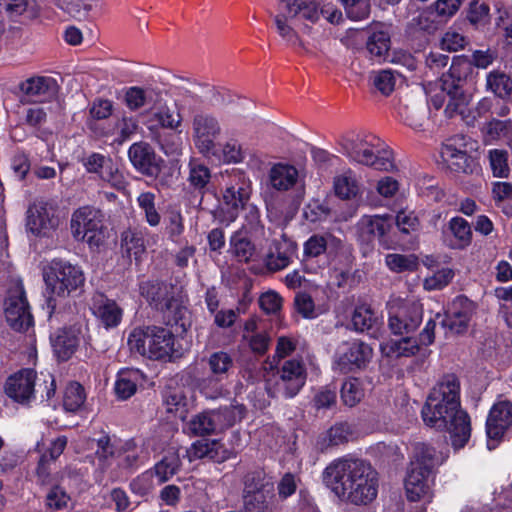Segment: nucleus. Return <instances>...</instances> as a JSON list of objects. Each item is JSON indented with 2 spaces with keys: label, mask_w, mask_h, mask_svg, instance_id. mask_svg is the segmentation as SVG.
Here are the masks:
<instances>
[{
  "label": "nucleus",
  "mask_w": 512,
  "mask_h": 512,
  "mask_svg": "<svg viewBox=\"0 0 512 512\" xmlns=\"http://www.w3.org/2000/svg\"><path fill=\"white\" fill-rule=\"evenodd\" d=\"M459 392L458 378L447 374L432 389L421 411L427 426L449 433L455 449L463 448L471 436L470 417L461 409Z\"/></svg>",
  "instance_id": "nucleus-1"
},
{
  "label": "nucleus",
  "mask_w": 512,
  "mask_h": 512,
  "mask_svg": "<svg viewBox=\"0 0 512 512\" xmlns=\"http://www.w3.org/2000/svg\"><path fill=\"white\" fill-rule=\"evenodd\" d=\"M325 485L341 500L353 505H368L378 493V473L359 458H339L323 471Z\"/></svg>",
  "instance_id": "nucleus-2"
},
{
  "label": "nucleus",
  "mask_w": 512,
  "mask_h": 512,
  "mask_svg": "<svg viewBox=\"0 0 512 512\" xmlns=\"http://www.w3.org/2000/svg\"><path fill=\"white\" fill-rule=\"evenodd\" d=\"M174 342L175 336L171 330L154 325L134 329L128 337V346L132 352L161 361L180 357Z\"/></svg>",
  "instance_id": "nucleus-3"
},
{
  "label": "nucleus",
  "mask_w": 512,
  "mask_h": 512,
  "mask_svg": "<svg viewBox=\"0 0 512 512\" xmlns=\"http://www.w3.org/2000/svg\"><path fill=\"white\" fill-rule=\"evenodd\" d=\"M279 13L274 17L278 34L288 43L303 47L295 27L299 24L310 28L319 20L316 0H281Z\"/></svg>",
  "instance_id": "nucleus-4"
},
{
  "label": "nucleus",
  "mask_w": 512,
  "mask_h": 512,
  "mask_svg": "<svg viewBox=\"0 0 512 512\" xmlns=\"http://www.w3.org/2000/svg\"><path fill=\"white\" fill-rule=\"evenodd\" d=\"M472 61L467 56H456L447 73L440 77V89L446 92L448 102L445 113L449 117L455 114H464L469 103L470 95L465 91V84L473 74Z\"/></svg>",
  "instance_id": "nucleus-5"
},
{
  "label": "nucleus",
  "mask_w": 512,
  "mask_h": 512,
  "mask_svg": "<svg viewBox=\"0 0 512 512\" xmlns=\"http://www.w3.org/2000/svg\"><path fill=\"white\" fill-rule=\"evenodd\" d=\"M440 462L441 457L433 447L424 443L415 445L405 478L406 494L410 501H418L428 494V478Z\"/></svg>",
  "instance_id": "nucleus-6"
},
{
  "label": "nucleus",
  "mask_w": 512,
  "mask_h": 512,
  "mask_svg": "<svg viewBox=\"0 0 512 512\" xmlns=\"http://www.w3.org/2000/svg\"><path fill=\"white\" fill-rule=\"evenodd\" d=\"M43 277L47 290L63 298L81 292L85 282L84 274L79 267L61 260H53L44 269Z\"/></svg>",
  "instance_id": "nucleus-7"
},
{
  "label": "nucleus",
  "mask_w": 512,
  "mask_h": 512,
  "mask_svg": "<svg viewBox=\"0 0 512 512\" xmlns=\"http://www.w3.org/2000/svg\"><path fill=\"white\" fill-rule=\"evenodd\" d=\"M71 231L76 240L99 246L103 240V214L92 206L78 208L71 218Z\"/></svg>",
  "instance_id": "nucleus-8"
},
{
  "label": "nucleus",
  "mask_w": 512,
  "mask_h": 512,
  "mask_svg": "<svg viewBox=\"0 0 512 512\" xmlns=\"http://www.w3.org/2000/svg\"><path fill=\"white\" fill-rule=\"evenodd\" d=\"M220 134V123L213 114L204 110L193 111L192 137L195 147L201 154H215V140Z\"/></svg>",
  "instance_id": "nucleus-9"
},
{
  "label": "nucleus",
  "mask_w": 512,
  "mask_h": 512,
  "mask_svg": "<svg viewBox=\"0 0 512 512\" xmlns=\"http://www.w3.org/2000/svg\"><path fill=\"white\" fill-rule=\"evenodd\" d=\"M235 420V407H223L193 416L188 428L194 436H207L224 431L231 427Z\"/></svg>",
  "instance_id": "nucleus-10"
},
{
  "label": "nucleus",
  "mask_w": 512,
  "mask_h": 512,
  "mask_svg": "<svg viewBox=\"0 0 512 512\" xmlns=\"http://www.w3.org/2000/svg\"><path fill=\"white\" fill-rule=\"evenodd\" d=\"M4 312L8 325L15 331L23 332L32 326L33 317L29 310L23 284L20 281L9 289Z\"/></svg>",
  "instance_id": "nucleus-11"
},
{
  "label": "nucleus",
  "mask_w": 512,
  "mask_h": 512,
  "mask_svg": "<svg viewBox=\"0 0 512 512\" xmlns=\"http://www.w3.org/2000/svg\"><path fill=\"white\" fill-rule=\"evenodd\" d=\"M128 157L139 173L150 178L158 177L164 163L154 148L144 141L132 144L128 150Z\"/></svg>",
  "instance_id": "nucleus-12"
},
{
  "label": "nucleus",
  "mask_w": 512,
  "mask_h": 512,
  "mask_svg": "<svg viewBox=\"0 0 512 512\" xmlns=\"http://www.w3.org/2000/svg\"><path fill=\"white\" fill-rule=\"evenodd\" d=\"M59 224L54 210L48 203L40 201L31 204L27 210L26 226L36 236H48Z\"/></svg>",
  "instance_id": "nucleus-13"
},
{
  "label": "nucleus",
  "mask_w": 512,
  "mask_h": 512,
  "mask_svg": "<svg viewBox=\"0 0 512 512\" xmlns=\"http://www.w3.org/2000/svg\"><path fill=\"white\" fill-rule=\"evenodd\" d=\"M37 373L34 369H21L5 382V393L15 402L28 403L34 395Z\"/></svg>",
  "instance_id": "nucleus-14"
},
{
  "label": "nucleus",
  "mask_w": 512,
  "mask_h": 512,
  "mask_svg": "<svg viewBox=\"0 0 512 512\" xmlns=\"http://www.w3.org/2000/svg\"><path fill=\"white\" fill-rule=\"evenodd\" d=\"M475 313V304L464 296L457 297L442 320V325L455 334L467 331Z\"/></svg>",
  "instance_id": "nucleus-15"
},
{
  "label": "nucleus",
  "mask_w": 512,
  "mask_h": 512,
  "mask_svg": "<svg viewBox=\"0 0 512 512\" xmlns=\"http://www.w3.org/2000/svg\"><path fill=\"white\" fill-rule=\"evenodd\" d=\"M423 308L419 303H411L400 308L389 318L388 326L394 335H410L422 322Z\"/></svg>",
  "instance_id": "nucleus-16"
},
{
  "label": "nucleus",
  "mask_w": 512,
  "mask_h": 512,
  "mask_svg": "<svg viewBox=\"0 0 512 512\" xmlns=\"http://www.w3.org/2000/svg\"><path fill=\"white\" fill-rule=\"evenodd\" d=\"M512 426V403L508 400L495 403L488 415L486 432L490 441H500Z\"/></svg>",
  "instance_id": "nucleus-17"
},
{
  "label": "nucleus",
  "mask_w": 512,
  "mask_h": 512,
  "mask_svg": "<svg viewBox=\"0 0 512 512\" xmlns=\"http://www.w3.org/2000/svg\"><path fill=\"white\" fill-rule=\"evenodd\" d=\"M250 199V194L244 187L230 186L223 192L222 206L218 210L217 218L221 223L229 225L239 216Z\"/></svg>",
  "instance_id": "nucleus-18"
},
{
  "label": "nucleus",
  "mask_w": 512,
  "mask_h": 512,
  "mask_svg": "<svg viewBox=\"0 0 512 512\" xmlns=\"http://www.w3.org/2000/svg\"><path fill=\"white\" fill-rule=\"evenodd\" d=\"M345 150L353 160L376 170L390 171L394 168L392 152L389 150L378 151L377 154H374L371 149H362L354 142L346 145Z\"/></svg>",
  "instance_id": "nucleus-19"
},
{
  "label": "nucleus",
  "mask_w": 512,
  "mask_h": 512,
  "mask_svg": "<svg viewBox=\"0 0 512 512\" xmlns=\"http://www.w3.org/2000/svg\"><path fill=\"white\" fill-rule=\"evenodd\" d=\"M19 88L34 101L42 102L54 98L58 93L59 86L51 77L35 76L22 82Z\"/></svg>",
  "instance_id": "nucleus-20"
},
{
  "label": "nucleus",
  "mask_w": 512,
  "mask_h": 512,
  "mask_svg": "<svg viewBox=\"0 0 512 512\" xmlns=\"http://www.w3.org/2000/svg\"><path fill=\"white\" fill-rule=\"evenodd\" d=\"M372 356V349L364 342H353L348 350L343 353L336 364L344 372H353L366 366Z\"/></svg>",
  "instance_id": "nucleus-21"
},
{
  "label": "nucleus",
  "mask_w": 512,
  "mask_h": 512,
  "mask_svg": "<svg viewBox=\"0 0 512 512\" xmlns=\"http://www.w3.org/2000/svg\"><path fill=\"white\" fill-rule=\"evenodd\" d=\"M140 293L150 304L161 311L174 299V286L164 281L148 280L140 284Z\"/></svg>",
  "instance_id": "nucleus-22"
},
{
  "label": "nucleus",
  "mask_w": 512,
  "mask_h": 512,
  "mask_svg": "<svg viewBox=\"0 0 512 512\" xmlns=\"http://www.w3.org/2000/svg\"><path fill=\"white\" fill-rule=\"evenodd\" d=\"M78 334L74 327H64L50 337L53 351L59 360L67 361L75 353L79 344Z\"/></svg>",
  "instance_id": "nucleus-23"
},
{
  "label": "nucleus",
  "mask_w": 512,
  "mask_h": 512,
  "mask_svg": "<svg viewBox=\"0 0 512 512\" xmlns=\"http://www.w3.org/2000/svg\"><path fill=\"white\" fill-rule=\"evenodd\" d=\"M305 378V369L299 361H286L280 371L281 385L286 396H295L304 385ZM277 385H280V383H277Z\"/></svg>",
  "instance_id": "nucleus-24"
},
{
  "label": "nucleus",
  "mask_w": 512,
  "mask_h": 512,
  "mask_svg": "<svg viewBox=\"0 0 512 512\" xmlns=\"http://www.w3.org/2000/svg\"><path fill=\"white\" fill-rule=\"evenodd\" d=\"M441 156L448 167L457 173L472 174L477 169V162L466 151L458 150L453 145H444Z\"/></svg>",
  "instance_id": "nucleus-25"
},
{
  "label": "nucleus",
  "mask_w": 512,
  "mask_h": 512,
  "mask_svg": "<svg viewBox=\"0 0 512 512\" xmlns=\"http://www.w3.org/2000/svg\"><path fill=\"white\" fill-rule=\"evenodd\" d=\"M230 252L239 262H249L256 254V246L247 230L242 227L235 231L229 240Z\"/></svg>",
  "instance_id": "nucleus-26"
},
{
  "label": "nucleus",
  "mask_w": 512,
  "mask_h": 512,
  "mask_svg": "<svg viewBox=\"0 0 512 512\" xmlns=\"http://www.w3.org/2000/svg\"><path fill=\"white\" fill-rule=\"evenodd\" d=\"M298 171L288 164H275L269 172V182L278 191H286L295 185Z\"/></svg>",
  "instance_id": "nucleus-27"
},
{
  "label": "nucleus",
  "mask_w": 512,
  "mask_h": 512,
  "mask_svg": "<svg viewBox=\"0 0 512 512\" xmlns=\"http://www.w3.org/2000/svg\"><path fill=\"white\" fill-rule=\"evenodd\" d=\"M162 312L164 313L166 324L179 327L181 333L186 332L191 325L188 309L176 298L170 299Z\"/></svg>",
  "instance_id": "nucleus-28"
},
{
  "label": "nucleus",
  "mask_w": 512,
  "mask_h": 512,
  "mask_svg": "<svg viewBox=\"0 0 512 512\" xmlns=\"http://www.w3.org/2000/svg\"><path fill=\"white\" fill-rule=\"evenodd\" d=\"M94 314L101 319L106 328H109L119 324L122 310L114 301L99 295V299L94 304Z\"/></svg>",
  "instance_id": "nucleus-29"
},
{
  "label": "nucleus",
  "mask_w": 512,
  "mask_h": 512,
  "mask_svg": "<svg viewBox=\"0 0 512 512\" xmlns=\"http://www.w3.org/2000/svg\"><path fill=\"white\" fill-rule=\"evenodd\" d=\"M390 42V34L384 29V26H375L371 27L366 48L371 56L382 59L390 49Z\"/></svg>",
  "instance_id": "nucleus-30"
},
{
  "label": "nucleus",
  "mask_w": 512,
  "mask_h": 512,
  "mask_svg": "<svg viewBox=\"0 0 512 512\" xmlns=\"http://www.w3.org/2000/svg\"><path fill=\"white\" fill-rule=\"evenodd\" d=\"M486 88L502 100L512 96V79L500 70H493L486 76Z\"/></svg>",
  "instance_id": "nucleus-31"
},
{
  "label": "nucleus",
  "mask_w": 512,
  "mask_h": 512,
  "mask_svg": "<svg viewBox=\"0 0 512 512\" xmlns=\"http://www.w3.org/2000/svg\"><path fill=\"white\" fill-rule=\"evenodd\" d=\"M435 10L427 9L422 11L418 16L413 17L408 23L411 32H423L428 35L434 34L442 25V20Z\"/></svg>",
  "instance_id": "nucleus-32"
},
{
  "label": "nucleus",
  "mask_w": 512,
  "mask_h": 512,
  "mask_svg": "<svg viewBox=\"0 0 512 512\" xmlns=\"http://www.w3.org/2000/svg\"><path fill=\"white\" fill-rule=\"evenodd\" d=\"M333 189L335 195L342 200L353 199L360 192L358 181L352 175L351 171L334 177Z\"/></svg>",
  "instance_id": "nucleus-33"
},
{
  "label": "nucleus",
  "mask_w": 512,
  "mask_h": 512,
  "mask_svg": "<svg viewBox=\"0 0 512 512\" xmlns=\"http://www.w3.org/2000/svg\"><path fill=\"white\" fill-rule=\"evenodd\" d=\"M402 338L399 340H392L387 344L388 356H395L396 358L400 357H411L416 355L419 350L421 344L417 340L416 337H412L410 335H401Z\"/></svg>",
  "instance_id": "nucleus-34"
},
{
  "label": "nucleus",
  "mask_w": 512,
  "mask_h": 512,
  "mask_svg": "<svg viewBox=\"0 0 512 512\" xmlns=\"http://www.w3.org/2000/svg\"><path fill=\"white\" fill-rule=\"evenodd\" d=\"M389 216H365L361 221L362 235H367V240L373 237L382 238L390 230L391 225L388 223Z\"/></svg>",
  "instance_id": "nucleus-35"
},
{
  "label": "nucleus",
  "mask_w": 512,
  "mask_h": 512,
  "mask_svg": "<svg viewBox=\"0 0 512 512\" xmlns=\"http://www.w3.org/2000/svg\"><path fill=\"white\" fill-rule=\"evenodd\" d=\"M157 94L151 89H143L141 87H130L125 93V103L130 110H138L149 104H155Z\"/></svg>",
  "instance_id": "nucleus-36"
},
{
  "label": "nucleus",
  "mask_w": 512,
  "mask_h": 512,
  "mask_svg": "<svg viewBox=\"0 0 512 512\" xmlns=\"http://www.w3.org/2000/svg\"><path fill=\"white\" fill-rule=\"evenodd\" d=\"M385 263L395 273L414 272L419 267V259L414 254L390 253L386 255Z\"/></svg>",
  "instance_id": "nucleus-37"
},
{
  "label": "nucleus",
  "mask_w": 512,
  "mask_h": 512,
  "mask_svg": "<svg viewBox=\"0 0 512 512\" xmlns=\"http://www.w3.org/2000/svg\"><path fill=\"white\" fill-rule=\"evenodd\" d=\"M273 494L270 491L244 494V508L246 512H272Z\"/></svg>",
  "instance_id": "nucleus-38"
},
{
  "label": "nucleus",
  "mask_w": 512,
  "mask_h": 512,
  "mask_svg": "<svg viewBox=\"0 0 512 512\" xmlns=\"http://www.w3.org/2000/svg\"><path fill=\"white\" fill-rule=\"evenodd\" d=\"M181 466V460L176 451H169L167 454L155 465L154 470L160 482L168 481L174 474L177 473Z\"/></svg>",
  "instance_id": "nucleus-39"
},
{
  "label": "nucleus",
  "mask_w": 512,
  "mask_h": 512,
  "mask_svg": "<svg viewBox=\"0 0 512 512\" xmlns=\"http://www.w3.org/2000/svg\"><path fill=\"white\" fill-rule=\"evenodd\" d=\"M449 230L457 241V243L453 246L454 248L464 249L471 244L472 230L470 224L464 218H452L449 221Z\"/></svg>",
  "instance_id": "nucleus-40"
},
{
  "label": "nucleus",
  "mask_w": 512,
  "mask_h": 512,
  "mask_svg": "<svg viewBox=\"0 0 512 512\" xmlns=\"http://www.w3.org/2000/svg\"><path fill=\"white\" fill-rule=\"evenodd\" d=\"M112 113L113 104L110 100L102 98L95 99L89 108L90 119L87 122L89 129L97 132V121L109 118Z\"/></svg>",
  "instance_id": "nucleus-41"
},
{
  "label": "nucleus",
  "mask_w": 512,
  "mask_h": 512,
  "mask_svg": "<svg viewBox=\"0 0 512 512\" xmlns=\"http://www.w3.org/2000/svg\"><path fill=\"white\" fill-rule=\"evenodd\" d=\"M509 153L504 149H491L488 152V160L494 177L507 178L510 173L508 165Z\"/></svg>",
  "instance_id": "nucleus-42"
},
{
  "label": "nucleus",
  "mask_w": 512,
  "mask_h": 512,
  "mask_svg": "<svg viewBox=\"0 0 512 512\" xmlns=\"http://www.w3.org/2000/svg\"><path fill=\"white\" fill-rule=\"evenodd\" d=\"M85 399L84 388L79 383H72L65 390L63 406L66 411L76 412L84 404Z\"/></svg>",
  "instance_id": "nucleus-43"
},
{
  "label": "nucleus",
  "mask_w": 512,
  "mask_h": 512,
  "mask_svg": "<svg viewBox=\"0 0 512 512\" xmlns=\"http://www.w3.org/2000/svg\"><path fill=\"white\" fill-rule=\"evenodd\" d=\"M376 323L377 318L369 307L362 305L355 308L352 315V325L356 331H369Z\"/></svg>",
  "instance_id": "nucleus-44"
},
{
  "label": "nucleus",
  "mask_w": 512,
  "mask_h": 512,
  "mask_svg": "<svg viewBox=\"0 0 512 512\" xmlns=\"http://www.w3.org/2000/svg\"><path fill=\"white\" fill-rule=\"evenodd\" d=\"M211 173L208 167L202 164H190V172L188 181L190 185L200 192L208 190Z\"/></svg>",
  "instance_id": "nucleus-45"
},
{
  "label": "nucleus",
  "mask_w": 512,
  "mask_h": 512,
  "mask_svg": "<svg viewBox=\"0 0 512 512\" xmlns=\"http://www.w3.org/2000/svg\"><path fill=\"white\" fill-rule=\"evenodd\" d=\"M137 200L139 206L145 212L147 222L151 226H157L161 217L155 208V195L151 192L141 193Z\"/></svg>",
  "instance_id": "nucleus-46"
},
{
  "label": "nucleus",
  "mask_w": 512,
  "mask_h": 512,
  "mask_svg": "<svg viewBox=\"0 0 512 512\" xmlns=\"http://www.w3.org/2000/svg\"><path fill=\"white\" fill-rule=\"evenodd\" d=\"M351 20H362L370 13L368 0H339Z\"/></svg>",
  "instance_id": "nucleus-47"
},
{
  "label": "nucleus",
  "mask_w": 512,
  "mask_h": 512,
  "mask_svg": "<svg viewBox=\"0 0 512 512\" xmlns=\"http://www.w3.org/2000/svg\"><path fill=\"white\" fill-rule=\"evenodd\" d=\"M57 5L74 18L87 17L92 10V5L85 0H57Z\"/></svg>",
  "instance_id": "nucleus-48"
},
{
  "label": "nucleus",
  "mask_w": 512,
  "mask_h": 512,
  "mask_svg": "<svg viewBox=\"0 0 512 512\" xmlns=\"http://www.w3.org/2000/svg\"><path fill=\"white\" fill-rule=\"evenodd\" d=\"M363 390L356 379L343 383L341 387V398L345 405L354 407L363 397Z\"/></svg>",
  "instance_id": "nucleus-49"
},
{
  "label": "nucleus",
  "mask_w": 512,
  "mask_h": 512,
  "mask_svg": "<svg viewBox=\"0 0 512 512\" xmlns=\"http://www.w3.org/2000/svg\"><path fill=\"white\" fill-rule=\"evenodd\" d=\"M373 85L374 87L383 95H390L395 88V76L390 70H381L376 72L373 77Z\"/></svg>",
  "instance_id": "nucleus-50"
},
{
  "label": "nucleus",
  "mask_w": 512,
  "mask_h": 512,
  "mask_svg": "<svg viewBox=\"0 0 512 512\" xmlns=\"http://www.w3.org/2000/svg\"><path fill=\"white\" fill-rule=\"evenodd\" d=\"M350 435V426L347 423H339L327 431L324 441H328L327 446H337L347 442Z\"/></svg>",
  "instance_id": "nucleus-51"
},
{
  "label": "nucleus",
  "mask_w": 512,
  "mask_h": 512,
  "mask_svg": "<svg viewBox=\"0 0 512 512\" xmlns=\"http://www.w3.org/2000/svg\"><path fill=\"white\" fill-rule=\"evenodd\" d=\"M485 132L493 140L505 137L512 132V121L492 119L486 124Z\"/></svg>",
  "instance_id": "nucleus-52"
},
{
  "label": "nucleus",
  "mask_w": 512,
  "mask_h": 512,
  "mask_svg": "<svg viewBox=\"0 0 512 512\" xmlns=\"http://www.w3.org/2000/svg\"><path fill=\"white\" fill-rule=\"evenodd\" d=\"M122 249L129 258L133 255L135 259H138L144 252L143 240L130 232H126L122 238Z\"/></svg>",
  "instance_id": "nucleus-53"
},
{
  "label": "nucleus",
  "mask_w": 512,
  "mask_h": 512,
  "mask_svg": "<svg viewBox=\"0 0 512 512\" xmlns=\"http://www.w3.org/2000/svg\"><path fill=\"white\" fill-rule=\"evenodd\" d=\"M328 246V239L322 235L311 236L304 244L305 257L314 258L324 253Z\"/></svg>",
  "instance_id": "nucleus-54"
},
{
  "label": "nucleus",
  "mask_w": 512,
  "mask_h": 512,
  "mask_svg": "<svg viewBox=\"0 0 512 512\" xmlns=\"http://www.w3.org/2000/svg\"><path fill=\"white\" fill-rule=\"evenodd\" d=\"M454 272L450 268H443L437 271L433 276L427 278L424 282V286L428 290L441 289L448 285L452 280Z\"/></svg>",
  "instance_id": "nucleus-55"
},
{
  "label": "nucleus",
  "mask_w": 512,
  "mask_h": 512,
  "mask_svg": "<svg viewBox=\"0 0 512 512\" xmlns=\"http://www.w3.org/2000/svg\"><path fill=\"white\" fill-rule=\"evenodd\" d=\"M232 364L233 360L226 352H215L209 358V366L214 374L226 373Z\"/></svg>",
  "instance_id": "nucleus-56"
},
{
  "label": "nucleus",
  "mask_w": 512,
  "mask_h": 512,
  "mask_svg": "<svg viewBox=\"0 0 512 512\" xmlns=\"http://www.w3.org/2000/svg\"><path fill=\"white\" fill-rule=\"evenodd\" d=\"M136 390V383L129 379L126 373H120L115 383V392L118 398L122 400L128 399L135 394Z\"/></svg>",
  "instance_id": "nucleus-57"
},
{
  "label": "nucleus",
  "mask_w": 512,
  "mask_h": 512,
  "mask_svg": "<svg viewBox=\"0 0 512 512\" xmlns=\"http://www.w3.org/2000/svg\"><path fill=\"white\" fill-rule=\"evenodd\" d=\"M70 497L58 485L54 486L46 496V504L49 508L61 510L67 506Z\"/></svg>",
  "instance_id": "nucleus-58"
},
{
  "label": "nucleus",
  "mask_w": 512,
  "mask_h": 512,
  "mask_svg": "<svg viewBox=\"0 0 512 512\" xmlns=\"http://www.w3.org/2000/svg\"><path fill=\"white\" fill-rule=\"evenodd\" d=\"M265 262L268 270L276 272L289 265L290 257L286 252H282L280 249L276 248L275 252L271 251L267 254Z\"/></svg>",
  "instance_id": "nucleus-59"
},
{
  "label": "nucleus",
  "mask_w": 512,
  "mask_h": 512,
  "mask_svg": "<svg viewBox=\"0 0 512 512\" xmlns=\"http://www.w3.org/2000/svg\"><path fill=\"white\" fill-rule=\"evenodd\" d=\"M111 166H113L112 160L98 153L90 155L85 162V167L88 172L97 173L100 177L101 172H105V170H108Z\"/></svg>",
  "instance_id": "nucleus-60"
},
{
  "label": "nucleus",
  "mask_w": 512,
  "mask_h": 512,
  "mask_svg": "<svg viewBox=\"0 0 512 512\" xmlns=\"http://www.w3.org/2000/svg\"><path fill=\"white\" fill-rule=\"evenodd\" d=\"M489 7L485 3H480L475 0L470 3L469 12L467 15L468 20L474 24H485L488 19Z\"/></svg>",
  "instance_id": "nucleus-61"
},
{
  "label": "nucleus",
  "mask_w": 512,
  "mask_h": 512,
  "mask_svg": "<svg viewBox=\"0 0 512 512\" xmlns=\"http://www.w3.org/2000/svg\"><path fill=\"white\" fill-rule=\"evenodd\" d=\"M396 224L402 233L408 234L418 228L419 220L414 212L407 213L401 210L396 215Z\"/></svg>",
  "instance_id": "nucleus-62"
},
{
  "label": "nucleus",
  "mask_w": 512,
  "mask_h": 512,
  "mask_svg": "<svg viewBox=\"0 0 512 512\" xmlns=\"http://www.w3.org/2000/svg\"><path fill=\"white\" fill-rule=\"evenodd\" d=\"M282 298L273 291L263 293L259 298V305L267 314L277 313L281 308Z\"/></svg>",
  "instance_id": "nucleus-63"
},
{
  "label": "nucleus",
  "mask_w": 512,
  "mask_h": 512,
  "mask_svg": "<svg viewBox=\"0 0 512 512\" xmlns=\"http://www.w3.org/2000/svg\"><path fill=\"white\" fill-rule=\"evenodd\" d=\"M263 477L261 472L253 471L248 472L243 479L244 489H243V495L244 494H252L256 492H265L266 490L262 489L263 484Z\"/></svg>",
  "instance_id": "nucleus-64"
}]
</instances>
